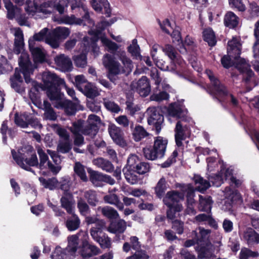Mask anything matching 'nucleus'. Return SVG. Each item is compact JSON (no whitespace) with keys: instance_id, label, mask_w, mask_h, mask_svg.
<instances>
[{"instance_id":"obj_1","label":"nucleus","mask_w":259,"mask_h":259,"mask_svg":"<svg viewBox=\"0 0 259 259\" xmlns=\"http://www.w3.org/2000/svg\"><path fill=\"white\" fill-rule=\"evenodd\" d=\"M11 31L15 36L14 51L16 54L21 53L19 65L22 70L25 82L27 83H31L32 85L29 94L30 98L32 102L36 100V95L33 93V91L38 92L40 90H46L50 100L54 99L57 94L61 93L59 88L61 84H63L64 79L58 77L53 73L45 72L42 75L43 85L32 80L30 75L33 73L34 67L30 62L28 55L23 50L24 42L23 32L19 27L12 28Z\"/></svg>"},{"instance_id":"obj_2","label":"nucleus","mask_w":259,"mask_h":259,"mask_svg":"<svg viewBox=\"0 0 259 259\" xmlns=\"http://www.w3.org/2000/svg\"><path fill=\"white\" fill-rule=\"evenodd\" d=\"M119 60L121 62L120 64L115 58L109 54L104 55L102 61L105 68L108 69L110 74L117 75L121 73L128 74L131 72L133 64L132 60L126 56L124 51L119 50L116 53Z\"/></svg>"},{"instance_id":"obj_3","label":"nucleus","mask_w":259,"mask_h":259,"mask_svg":"<svg viewBox=\"0 0 259 259\" xmlns=\"http://www.w3.org/2000/svg\"><path fill=\"white\" fill-rule=\"evenodd\" d=\"M234 57L235 54H233V57L230 56L228 54L227 56L225 55L221 59L222 64L226 68L234 65L242 73L243 81L247 85V91H249L252 89V87L249 86L254 85V73L250 69V65L244 59L241 58L239 56L235 59Z\"/></svg>"},{"instance_id":"obj_4","label":"nucleus","mask_w":259,"mask_h":259,"mask_svg":"<svg viewBox=\"0 0 259 259\" xmlns=\"http://www.w3.org/2000/svg\"><path fill=\"white\" fill-rule=\"evenodd\" d=\"M115 21L112 19L110 20V22L107 21H102L97 26V29L94 32L95 36L93 38H91V43L90 45L88 44V37H84L83 38V45L85 47L83 52L77 56H75L74 57V61L75 65L78 67L83 68L87 66V55L85 52L88 51L91 47L95 53L99 52V48L96 46V42L98 40V35L101 33V31L104 30L107 26H110Z\"/></svg>"},{"instance_id":"obj_5","label":"nucleus","mask_w":259,"mask_h":259,"mask_svg":"<svg viewBox=\"0 0 259 259\" xmlns=\"http://www.w3.org/2000/svg\"><path fill=\"white\" fill-rule=\"evenodd\" d=\"M205 73L210 81V86L208 88L209 93L220 101L226 97L233 106L237 107L239 104L238 100L232 94L228 93L226 87L220 82L214 73L209 69L206 70Z\"/></svg>"},{"instance_id":"obj_6","label":"nucleus","mask_w":259,"mask_h":259,"mask_svg":"<svg viewBox=\"0 0 259 259\" xmlns=\"http://www.w3.org/2000/svg\"><path fill=\"white\" fill-rule=\"evenodd\" d=\"M67 5L69 4L72 11L76 9L80 13H83L82 19L76 18L74 15L65 16L62 18L63 23L69 25H89L91 27L94 25V22L90 18L88 11L83 6L80 0H66Z\"/></svg>"},{"instance_id":"obj_7","label":"nucleus","mask_w":259,"mask_h":259,"mask_svg":"<svg viewBox=\"0 0 259 259\" xmlns=\"http://www.w3.org/2000/svg\"><path fill=\"white\" fill-rule=\"evenodd\" d=\"M79 235L82 236V238L80 239L81 245L79 253L83 258L92 257L101 253V249L98 246L89 242V237L87 232L80 231Z\"/></svg>"},{"instance_id":"obj_8","label":"nucleus","mask_w":259,"mask_h":259,"mask_svg":"<svg viewBox=\"0 0 259 259\" xmlns=\"http://www.w3.org/2000/svg\"><path fill=\"white\" fill-rule=\"evenodd\" d=\"M67 7L66 0H45L38 6L37 12L50 14L55 9L61 14L64 12L65 8Z\"/></svg>"},{"instance_id":"obj_9","label":"nucleus","mask_w":259,"mask_h":259,"mask_svg":"<svg viewBox=\"0 0 259 259\" xmlns=\"http://www.w3.org/2000/svg\"><path fill=\"white\" fill-rule=\"evenodd\" d=\"M209 182L204 180L203 178L199 175H195L194 177V180L195 184L197 185L196 190L201 192H203L210 186V183H211L213 186L219 187L224 182V178L221 175V172L218 175L214 176H210L208 178Z\"/></svg>"},{"instance_id":"obj_10","label":"nucleus","mask_w":259,"mask_h":259,"mask_svg":"<svg viewBox=\"0 0 259 259\" xmlns=\"http://www.w3.org/2000/svg\"><path fill=\"white\" fill-rule=\"evenodd\" d=\"M70 34L68 28L64 27H58L49 33L46 39V43L52 48L56 49L59 47L60 40L65 39Z\"/></svg>"},{"instance_id":"obj_11","label":"nucleus","mask_w":259,"mask_h":259,"mask_svg":"<svg viewBox=\"0 0 259 259\" xmlns=\"http://www.w3.org/2000/svg\"><path fill=\"white\" fill-rule=\"evenodd\" d=\"M13 159L22 168L30 171V166H38V162L35 154H32L29 158H25V156L19 152L17 153L14 150H12Z\"/></svg>"},{"instance_id":"obj_12","label":"nucleus","mask_w":259,"mask_h":259,"mask_svg":"<svg viewBox=\"0 0 259 259\" xmlns=\"http://www.w3.org/2000/svg\"><path fill=\"white\" fill-rule=\"evenodd\" d=\"M51 101L55 107L58 109H64L68 115H73L76 112L75 105L70 101L64 99V94L62 93L57 94L56 97Z\"/></svg>"},{"instance_id":"obj_13","label":"nucleus","mask_w":259,"mask_h":259,"mask_svg":"<svg viewBox=\"0 0 259 259\" xmlns=\"http://www.w3.org/2000/svg\"><path fill=\"white\" fill-rule=\"evenodd\" d=\"M148 115V123L149 125H153L155 129L157 134H158L161 130L164 118L160 114L155 107H149L147 110Z\"/></svg>"},{"instance_id":"obj_14","label":"nucleus","mask_w":259,"mask_h":259,"mask_svg":"<svg viewBox=\"0 0 259 259\" xmlns=\"http://www.w3.org/2000/svg\"><path fill=\"white\" fill-rule=\"evenodd\" d=\"M162 51L171 60V63L180 69L185 66V62L178 54L175 49L170 45H166L162 48Z\"/></svg>"},{"instance_id":"obj_15","label":"nucleus","mask_w":259,"mask_h":259,"mask_svg":"<svg viewBox=\"0 0 259 259\" xmlns=\"http://www.w3.org/2000/svg\"><path fill=\"white\" fill-rule=\"evenodd\" d=\"M131 89L137 92L141 96H147L150 91L151 88L147 77L142 76L138 81H134L131 85Z\"/></svg>"},{"instance_id":"obj_16","label":"nucleus","mask_w":259,"mask_h":259,"mask_svg":"<svg viewBox=\"0 0 259 259\" xmlns=\"http://www.w3.org/2000/svg\"><path fill=\"white\" fill-rule=\"evenodd\" d=\"M37 153L39 155L40 162L38 163V167L41 169H43L44 168H46L48 167L51 171L55 174H57L59 172V171L61 170V166L59 165H54L51 162L49 161V157L46 153L44 151V150L39 148L37 149Z\"/></svg>"},{"instance_id":"obj_17","label":"nucleus","mask_w":259,"mask_h":259,"mask_svg":"<svg viewBox=\"0 0 259 259\" xmlns=\"http://www.w3.org/2000/svg\"><path fill=\"white\" fill-rule=\"evenodd\" d=\"M103 230L92 231L91 236L103 249L109 248L111 246V239L107 235L103 233Z\"/></svg>"},{"instance_id":"obj_18","label":"nucleus","mask_w":259,"mask_h":259,"mask_svg":"<svg viewBox=\"0 0 259 259\" xmlns=\"http://www.w3.org/2000/svg\"><path fill=\"white\" fill-rule=\"evenodd\" d=\"M108 131L113 141L121 147L126 146V142L123 137V133L121 129L114 124L109 125Z\"/></svg>"},{"instance_id":"obj_19","label":"nucleus","mask_w":259,"mask_h":259,"mask_svg":"<svg viewBox=\"0 0 259 259\" xmlns=\"http://www.w3.org/2000/svg\"><path fill=\"white\" fill-rule=\"evenodd\" d=\"M240 235L249 245L259 243V234L251 228H245L240 232Z\"/></svg>"},{"instance_id":"obj_20","label":"nucleus","mask_w":259,"mask_h":259,"mask_svg":"<svg viewBox=\"0 0 259 259\" xmlns=\"http://www.w3.org/2000/svg\"><path fill=\"white\" fill-rule=\"evenodd\" d=\"M54 61L58 68L63 72H69L73 68L72 63L71 59L64 54L57 56Z\"/></svg>"},{"instance_id":"obj_21","label":"nucleus","mask_w":259,"mask_h":259,"mask_svg":"<svg viewBox=\"0 0 259 259\" xmlns=\"http://www.w3.org/2000/svg\"><path fill=\"white\" fill-rule=\"evenodd\" d=\"M184 198L183 193L172 191L167 193L163 198V201L167 207H172L176 206V204H179V202Z\"/></svg>"},{"instance_id":"obj_22","label":"nucleus","mask_w":259,"mask_h":259,"mask_svg":"<svg viewBox=\"0 0 259 259\" xmlns=\"http://www.w3.org/2000/svg\"><path fill=\"white\" fill-rule=\"evenodd\" d=\"M241 52V44L240 38L239 37H233L228 42L227 53L230 56L233 57L235 54V59L239 56Z\"/></svg>"},{"instance_id":"obj_23","label":"nucleus","mask_w":259,"mask_h":259,"mask_svg":"<svg viewBox=\"0 0 259 259\" xmlns=\"http://www.w3.org/2000/svg\"><path fill=\"white\" fill-rule=\"evenodd\" d=\"M79 237L82 238L81 235H79V232L76 235H71L68 237V245L66 248V251L68 255L74 256L76 253L79 247Z\"/></svg>"},{"instance_id":"obj_24","label":"nucleus","mask_w":259,"mask_h":259,"mask_svg":"<svg viewBox=\"0 0 259 259\" xmlns=\"http://www.w3.org/2000/svg\"><path fill=\"white\" fill-rule=\"evenodd\" d=\"M11 87L18 93L23 94L25 92L22 78L20 72L16 68L14 76L10 78Z\"/></svg>"},{"instance_id":"obj_25","label":"nucleus","mask_w":259,"mask_h":259,"mask_svg":"<svg viewBox=\"0 0 259 259\" xmlns=\"http://www.w3.org/2000/svg\"><path fill=\"white\" fill-rule=\"evenodd\" d=\"M159 24L161 29L165 33L170 34L173 39V42L181 41L180 32L179 30H173L168 19H165L162 23L159 21Z\"/></svg>"},{"instance_id":"obj_26","label":"nucleus","mask_w":259,"mask_h":259,"mask_svg":"<svg viewBox=\"0 0 259 259\" xmlns=\"http://www.w3.org/2000/svg\"><path fill=\"white\" fill-rule=\"evenodd\" d=\"M85 222L88 225L94 224L90 230V235L92 231L104 230L106 228V223L103 220L99 219L96 216H85Z\"/></svg>"},{"instance_id":"obj_27","label":"nucleus","mask_w":259,"mask_h":259,"mask_svg":"<svg viewBox=\"0 0 259 259\" xmlns=\"http://www.w3.org/2000/svg\"><path fill=\"white\" fill-rule=\"evenodd\" d=\"M74 203L72 193L63 194L60 199L61 207L68 213H73L74 212Z\"/></svg>"},{"instance_id":"obj_28","label":"nucleus","mask_w":259,"mask_h":259,"mask_svg":"<svg viewBox=\"0 0 259 259\" xmlns=\"http://www.w3.org/2000/svg\"><path fill=\"white\" fill-rule=\"evenodd\" d=\"M81 120H79L72 123V126L70 127V130L74 135V143L75 145L80 146L83 144L84 139L81 132Z\"/></svg>"},{"instance_id":"obj_29","label":"nucleus","mask_w":259,"mask_h":259,"mask_svg":"<svg viewBox=\"0 0 259 259\" xmlns=\"http://www.w3.org/2000/svg\"><path fill=\"white\" fill-rule=\"evenodd\" d=\"M198 230L199 233H197L196 231L193 232V235H194L196 237L197 244H201V245H202V244L210 243L209 238L211 231L209 229H205L202 227H199Z\"/></svg>"},{"instance_id":"obj_30","label":"nucleus","mask_w":259,"mask_h":259,"mask_svg":"<svg viewBox=\"0 0 259 259\" xmlns=\"http://www.w3.org/2000/svg\"><path fill=\"white\" fill-rule=\"evenodd\" d=\"M123 172L126 181L132 185L136 184L141 180L138 173L134 169L125 167L123 169Z\"/></svg>"},{"instance_id":"obj_31","label":"nucleus","mask_w":259,"mask_h":259,"mask_svg":"<svg viewBox=\"0 0 259 259\" xmlns=\"http://www.w3.org/2000/svg\"><path fill=\"white\" fill-rule=\"evenodd\" d=\"M29 48L35 62H42L44 60L45 53L43 50L36 45H33V40L29 41Z\"/></svg>"},{"instance_id":"obj_32","label":"nucleus","mask_w":259,"mask_h":259,"mask_svg":"<svg viewBox=\"0 0 259 259\" xmlns=\"http://www.w3.org/2000/svg\"><path fill=\"white\" fill-rule=\"evenodd\" d=\"M93 162L94 165L106 172H111L114 170V167L112 163L108 160L102 157L95 159L93 161Z\"/></svg>"},{"instance_id":"obj_33","label":"nucleus","mask_w":259,"mask_h":259,"mask_svg":"<svg viewBox=\"0 0 259 259\" xmlns=\"http://www.w3.org/2000/svg\"><path fill=\"white\" fill-rule=\"evenodd\" d=\"M167 116L168 120L171 122V118L176 119L180 118L183 112L181 106L177 103L171 104L167 108Z\"/></svg>"},{"instance_id":"obj_34","label":"nucleus","mask_w":259,"mask_h":259,"mask_svg":"<svg viewBox=\"0 0 259 259\" xmlns=\"http://www.w3.org/2000/svg\"><path fill=\"white\" fill-rule=\"evenodd\" d=\"M239 20V18L236 14L232 12L229 11L225 14L224 21L226 27L235 28L238 26Z\"/></svg>"},{"instance_id":"obj_35","label":"nucleus","mask_w":259,"mask_h":259,"mask_svg":"<svg viewBox=\"0 0 259 259\" xmlns=\"http://www.w3.org/2000/svg\"><path fill=\"white\" fill-rule=\"evenodd\" d=\"M167 144V140L161 137H157L154 141L153 148L159 155V157L162 158L164 156Z\"/></svg>"},{"instance_id":"obj_36","label":"nucleus","mask_w":259,"mask_h":259,"mask_svg":"<svg viewBox=\"0 0 259 259\" xmlns=\"http://www.w3.org/2000/svg\"><path fill=\"white\" fill-rule=\"evenodd\" d=\"M141 244L139 241V238L136 236H132L130 238V242L124 243L122 247L123 251L128 252L131 248L137 251L140 250Z\"/></svg>"},{"instance_id":"obj_37","label":"nucleus","mask_w":259,"mask_h":259,"mask_svg":"<svg viewBox=\"0 0 259 259\" xmlns=\"http://www.w3.org/2000/svg\"><path fill=\"white\" fill-rule=\"evenodd\" d=\"M6 9L7 10V16L9 19H17L20 16L21 10L18 7H14L10 0H3Z\"/></svg>"},{"instance_id":"obj_38","label":"nucleus","mask_w":259,"mask_h":259,"mask_svg":"<svg viewBox=\"0 0 259 259\" xmlns=\"http://www.w3.org/2000/svg\"><path fill=\"white\" fill-rule=\"evenodd\" d=\"M72 216L68 218L65 222V226L69 231H73L78 229L80 226V220L77 214L70 213Z\"/></svg>"},{"instance_id":"obj_39","label":"nucleus","mask_w":259,"mask_h":259,"mask_svg":"<svg viewBox=\"0 0 259 259\" xmlns=\"http://www.w3.org/2000/svg\"><path fill=\"white\" fill-rule=\"evenodd\" d=\"M93 8L97 12H100L103 7H104L106 16H110L111 13L109 8V4L107 0H93L92 2Z\"/></svg>"},{"instance_id":"obj_40","label":"nucleus","mask_w":259,"mask_h":259,"mask_svg":"<svg viewBox=\"0 0 259 259\" xmlns=\"http://www.w3.org/2000/svg\"><path fill=\"white\" fill-rule=\"evenodd\" d=\"M126 228V222L123 220H120L117 223H111L107 230L111 233H122L125 231Z\"/></svg>"},{"instance_id":"obj_41","label":"nucleus","mask_w":259,"mask_h":259,"mask_svg":"<svg viewBox=\"0 0 259 259\" xmlns=\"http://www.w3.org/2000/svg\"><path fill=\"white\" fill-rule=\"evenodd\" d=\"M221 174L223 176L224 180H229L230 183L234 184L235 186L238 187L241 184V181L239 180L236 179L233 176V170L231 168H222L221 171Z\"/></svg>"},{"instance_id":"obj_42","label":"nucleus","mask_w":259,"mask_h":259,"mask_svg":"<svg viewBox=\"0 0 259 259\" xmlns=\"http://www.w3.org/2000/svg\"><path fill=\"white\" fill-rule=\"evenodd\" d=\"M79 90L88 98H93L99 95V93L96 88L89 82L86 83Z\"/></svg>"},{"instance_id":"obj_43","label":"nucleus","mask_w":259,"mask_h":259,"mask_svg":"<svg viewBox=\"0 0 259 259\" xmlns=\"http://www.w3.org/2000/svg\"><path fill=\"white\" fill-rule=\"evenodd\" d=\"M210 243L201 245L197 244L195 249L198 253V257L199 259L208 258L210 256L211 252L210 249Z\"/></svg>"},{"instance_id":"obj_44","label":"nucleus","mask_w":259,"mask_h":259,"mask_svg":"<svg viewBox=\"0 0 259 259\" xmlns=\"http://www.w3.org/2000/svg\"><path fill=\"white\" fill-rule=\"evenodd\" d=\"M168 187V185L167 184L165 179L163 177L161 178L158 181L154 188L155 193L156 196L160 198L162 197Z\"/></svg>"},{"instance_id":"obj_45","label":"nucleus","mask_w":259,"mask_h":259,"mask_svg":"<svg viewBox=\"0 0 259 259\" xmlns=\"http://www.w3.org/2000/svg\"><path fill=\"white\" fill-rule=\"evenodd\" d=\"M212 201L210 196L199 195V209L202 211H210L211 209Z\"/></svg>"},{"instance_id":"obj_46","label":"nucleus","mask_w":259,"mask_h":259,"mask_svg":"<svg viewBox=\"0 0 259 259\" xmlns=\"http://www.w3.org/2000/svg\"><path fill=\"white\" fill-rule=\"evenodd\" d=\"M39 180L45 188L49 189L50 190H53L59 186V182L56 178L47 179L44 178H39Z\"/></svg>"},{"instance_id":"obj_47","label":"nucleus","mask_w":259,"mask_h":259,"mask_svg":"<svg viewBox=\"0 0 259 259\" xmlns=\"http://www.w3.org/2000/svg\"><path fill=\"white\" fill-rule=\"evenodd\" d=\"M91 180L93 183H95L96 180H102L110 185L115 184V180L110 176L107 175H103L96 171H93L91 174Z\"/></svg>"},{"instance_id":"obj_48","label":"nucleus","mask_w":259,"mask_h":259,"mask_svg":"<svg viewBox=\"0 0 259 259\" xmlns=\"http://www.w3.org/2000/svg\"><path fill=\"white\" fill-rule=\"evenodd\" d=\"M104 201L110 204L115 205L119 210H122L124 206L123 203L120 201L118 196L112 193H110L104 197Z\"/></svg>"},{"instance_id":"obj_49","label":"nucleus","mask_w":259,"mask_h":259,"mask_svg":"<svg viewBox=\"0 0 259 259\" xmlns=\"http://www.w3.org/2000/svg\"><path fill=\"white\" fill-rule=\"evenodd\" d=\"M132 135L135 141L138 142L147 137L148 133L143 126L138 125L133 129Z\"/></svg>"},{"instance_id":"obj_50","label":"nucleus","mask_w":259,"mask_h":259,"mask_svg":"<svg viewBox=\"0 0 259 259\" xmlns=\"http://www.w3.org/2000/svg\"><path fill=\"white\" fill-rule=\"evenodd\" d=\"M225 196L227 200L225 201L227 203L226 207H223V209L226 211L229 210L231 208V202L233 201L234 196L237 195L236 191H233L230 188L227 187L224 191Z\"/></svg>"},{"instance_id":"obj_51","label":"nucleus","mask_w":259,"mask_h":259,"mask_svg":"<svg viewBox=\"0 0 259 259\" xmlns=\"http://www.w3.org/2000/svg\"><path fill=\"white\" fill-rule=\"evenodd\" d=\"M204 40L206 41L209 46H214L217 42L214 33L211 28H207L203 31Z\"/></svg>"},{"instance_id":"obj_52","label":"nucleus","mask_w":259,"mask_h":259,"mask_svg":"<svg viewBox=\"0 0 259 259\" xmlns=\"http://www.w3.org/2000/svg\"><path fill=\"white\" fill-rule=\"evenodd\" d=\"M28 116L27 113H24L19 115L17 113L15 114V122L19 126L22 128H26L28 127Z\"/></svg>"},{"instance_id":"obj_53","label":"nucleus","mask_w":259,"mask_h":259,"mask_svg":"<svg viewBox=\"0 0 259 259\" xmlns=\"http://www.w3.org/2000/svg\"><path fill=\"white\" fill-rule=\"evenodd\" d=\"M103 45L107 48V50L111 53H116L119 46L114 42L112 41L107 37L103 36L101 38Z\"/></svg>"},{"instance_id":"obj_54","label":"nucleus","mask_w":259,"mask_h":259,"mask_svg":"<svg viewBox=\"0 0 259 259\" xmlns=\"http://www.w3.org/2000/svg\"><path fill=\"white\" fill-rule=\"evenodd\" d=\"M48 31V29L47 28H44L39 32L35 33L32 37L29 38L28 40V44H29V41L30 40H33V45H36V41H41L44 40L46 41V38L49 35V34H47Z\"/></svg>"},{"instance_id":"obj_55","label":"nucleus","mask_w":259,"mask_h":259,"mask_svg":"<svg viewBox=\"0 0 259 259\" xmlns=\"http://www.w3.org/2000/svg\"><path fill=\"white\" fill-rule=\"evenodd\" d=\"M168 210L167 211V217L168 219L173 220L179 215V212L183 209V206L181 204H176V206L168 207Z\"/></svg>"},{"instance_id":"obj_56","label":"nucleus","mask_w":259,"mask_h":259,"mask_svg":"<svg viewBox=\"0 0 259 259\" xmlns=\"http://www.w3.org/2000/svg\"><path fill=\"white\" fill-rule=\"evenodd\" d=\"M81 132L83 135H88L93 138L96 135L98 132V127L94 125H90L89 124L83 127L81 121Z\"/></svg>"},{"instance_id":"obj_57","label":"nucleus","mask_w":259,"mask_h":259,"mask_svg":"<svg viewBox=\"0 0 259 259\" xmlns=\"http://www.w3.org/2000/svg\"><path fill=\"white\" fill-rule=\"evenodd\" d=\"M128 51L136 59L142 58L140 53V47L136 39L133 40L132 44L128 47Z\"/></svg>"},{"instance_id":"obj_58","label":"nucleus","mask_w":259,"mask_h":259,"mask_svg":"<svg viewBox=\"0 0 259 259\" xmlns=\"http://www.w3.org/2000/svg\"><path fill=\"white\" fill-rule=\"evenodd\" d=\"M74 170L75 174L80 179L86 182L88 181V177L86 175L84 166L79 162H76L74 166Z\"/></svg>"},{"instance_id":"obj_59","label":"nucleus","mask_w":259,"mask_h":259,"mask_svg":"<svg viewBox=\"0 0 259 259\" xmlns=\"http://www.w3.org/2000/svg\"><path fill=\"white\" fill-rule=\"evenodd\" d=\"M71 185V182L70 179L68 177L63 178L59 182V188L63 191V194L66 193H72L69 190Z\"/></svg>"},{"instance_id":"obj_60","label":"nucleus","mask_w":259,"mask_h":259,"mask_svg":"<svg viewBox=\"0 0 259 259\" xmlns=\"http://www.w3.org/2000/svg\"><path fill=\"white\" fill-rule=\"evenodd\" d=\"M77 208L81 215L87 216L90 213V209L85 201L80 198L77 201Z\"/></svg>"},{"instance_id":"obj_61","label":"nucleus","mask_w":259,"mask_h":259,"mask_svg":"<svg viewBox=\"0 0 259 259\" xmlns=\"http://www.w3.org/2000/svg\"><path fill=\"white\" fill-rule=\"evenodd\" d=\"M71 149L69 140H60L57 146V151L61 153H68Z\"/></svg>"},{"instance_id":"obj_62","label":"nucleus","mask_w":259,"mask_h":259,"mask_svg":"<svg viewBox=\"0 0 259 259\" xmlns=\"http://www.w3.org/2000/svg\"><path fill=\"white\" fill-rule=\"evenodd\" d=\"M258 256V253L256 251H252L247 248L241 249L240 254V259H248L250 257H256Z\"/></svg>"},{"instance_id":"obj_63","label":"nucleus","mask_w":259,"mask_h":259,"mask_svg":"<svg viewBox=\"0 0 259 259\" xmlns=\"http://www.w3.org/2000/svg\"><path fill=\"white\" fill-rule=\"evenodd\" d=\"M102 213L106 217L114 219L118 217V213L116 210L110 206H105L102 208Z\"/></svg>"},{"instance_id":"obj_64","label":"nucleus","mask_w":259,"mask_h":259,"mask_svg":"<svg viewBox=\"0 0 259 259\" xmlns=\"http://www.w3.org/2000/svg\"><path fill=\"white\" fill-rule=\"evenodd\" d=\"M84 196L90 205H96L98 200L95 191L93 190L87 191L84 192Z\"/></svg>"}]
</instances>
